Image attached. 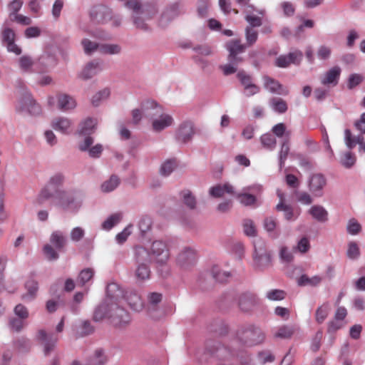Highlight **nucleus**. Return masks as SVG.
I'll return each instance as SVG.
<instances>
[{"label": "nucleus", "mask_w": 365, "mask_h": 365, "mask_svg": "<svg viewBox=\"0 0 365 365\" xmlns=\"http://www.w3.org/2000/svg\"><path fill=\"white\" fill-rule=\"evenodd\" d=\"M106 294L105 300L94 311L93 320L99 322L107 318L115 327L128 324L129 314L119 305L120 298L123 297V291L119 286L116 283L108 284Z\"/></svg>", "instance_id": "1"}, {"label": "nucleus", "mask_w": 365, "mask_h": 365, "mask_svg": "<svg viewBox=\"0 0 365 365\" xmlns=\"http://www.w3.org/2000/svg\"><path fill=\"white\" fill-rule=\"evenodd\" d=\"M135 260L136 268L135 269V277L138 281H145L150 277V254L149 252L141 246L135 248Z\"/></svg>", "instance_id": "2"}, {"label": "nucleus", "mask_w": 365, "mask_h": 365, "mask_svg": "<svg viewBox=\"0 0 365 365\" xmlns=\"http://www.w3.org/2000/svg\"><path fill=\"white\" fill-rule=\"evenodd\" d=\"M142 108L145 113H148V111L150 109L155 110V112L153 113H148L150 115H159V118L155 119L153 121L152 126L155 131L159 132L162 130L165 129L167 127L171 125L173 123V118L171 115L168 114L162 113L163 108L160 106H159L154 101H145L143 106Z\"/></svg>", "instance_id": "3"}, {"label": "nucleus", "mask_w": 365, "mask_h": 365, "mask_svg": "<svg viewBox=\"0 0 365 365\" xmlns=\"http://www.w3.org/2000/svg\"><path fill=\"white\" fill-rule=\"evenodd\" d=\"M51 244L43 246V252L46 257L50 260H56L58 258V251H61L66 245V238L61 231L56 230L51 233Z\"/></svg>", "instance_id": "4"}, {"label": "nucleus", "mask_w": 365, "mask_h": 365, "mask_svg": "<svg viewBox=\"0 0 365 365\" xmlns=\"http://www.w3.org/2000/svg\"><path fill=\"white\" fill-rule=\"evenodd\" d=\"M55 205L63 210L76 211L81 206L74 195L63 190H56L55 192Z\"/></svg>", "instance_id": "5"}, {"label": "nucleus", "mask_w": 365, "mask_h": 365, "mask_svg": "<svg viewBox=\"0 0 365 365\" xmlns=\"http://www.w3.org/2000/svg\"><path fill=\"white\" fill-rule=\"evenodd\" d=\"M239 339L247 346H253L262 343L264 340V334L262 331L254 326L242 329L238 333Z\"/></svg>", "instance_id": "6"}, {"label": "nucleus", "mask_w": 365, "mask_h": 365, "mask_svg": "<svg viewBox=\"0 0 365 365\" xmlns=\"http://www.w3.org/2000/svg\"><path fill=\"white\" fill-rule=\"evenodd\" d=\"M150 254V261L152 259L157 264H165L170 258V252L167 245L160 240L152 243Z\"/></svg>", "instance_id": "7"}, {"label": "nucleus", "mask_w": 365, "mask_h": 365, "mask_svg": "<svg viewBox=\"0 0 365 365\" xmlns=\"http://www.w3.org/2000/svg\"><path fill=\"white\" fill-rule=\"evenodd\" d=\"M245 47H230L228 60L230 64L221 66L223 73L226 76L236 72L237 68L233 65H237L242 61L241 55L245 52Z\"/></svg>", "instance_id": "8"}, {"label": "nucleus", "mask_w": 365, "mask_h": 365, "mask_svg": "<svg viewBox=\"0 0 365 365\" xmlns=\"http://www.w3.org/2000/svg\"><path fill=\"white\" fill-rule=\"evenodd\" d=\"M19 110H27L33 115H39L41 113V106L33 99L29 92H25L21 98L17 107Z\"/></svg>", "instance_id": "9"}, {"label": "nucleus", "mask_w": 365, "mask_h": 365, "mask_svg": "<svg viewBox=\"0 0 365 365\" xmlns=\"http://www.w3.org/2000/svg\"><path fill=\"white\" fill-rule=\"evenodd\" d=\"M88 38L81 40V46H113V44L103 43L101 41L108 39L109 35L101 30L91 31L88 34Z\"/></svg>", "instance_id": "10"}, {"label": "nucleus", "mask_w": 365, "mask_h": 365, "mask_svg": "<svg viewBox=\"0 0 365 365\" xmlns=\"http://www.w3.org/2000/svg\"><path fill=\"white\" fill-rule=\"evenodd\" d=\"M91 19L97 23H107L111 19V10L106 6L97 5L90 11Z\"/></svg>", "instance_id": "11"}, {"label": "nucleus", "mask_w": 365, "mask_h": 365, "mask_svg": "<svg viewBox=\"0 0 365 365\" xmlns=\"http://www.w3.org/2000/svg\"><path fill=\"white\" fill-rule=\"evenodd\" d=\"M38 339L43 344L44 353L49 354L55 348L58 337L53 333L47 334L45 330L41 329L38 332Z\"/></svg>", "instance_id": "12"}, {"label": "nucleus", "mask_w": 365, "mask_h": 365, "mask_svg": "<svg viewBox=\"0 0 365 365\" xmlns=\"http://www.w3.org/2000/svg\"><path fill=\"white\" fill-rule=\"evenodd\" d=\"M194 134L193 123L184 121L180 125L176 132V138L178 141L185 143L192 139Z\"/></svg>", "instance_id": "13"}, {"label": "nucleus", "mask_w": 365, "mask_h": 365, "mask_svg": "<svg viewBox=\"0 0 365 365\" xmlns=\"http://www.w3.org/2000/svg\"><path fill=\"white\" fill-rule=\"evenodd\" d=\"M178 264L183 269H187L196 262V253L194 250L185 248L178 256Z\"/></svg>", "instance_id": "14"}, {"label": "nucleus", "mask_w": 365, "mask_h": 365, "mask_svg": "<svg viewBox=\"0 0 365 365\" xmlns=\"http://www.w3.org/2000/svg\"><path fill=\"white\" fill-rule=\"evenodd\" d=\"M341 75V68L334 66L321 77V83L325 86H335L338 84Z\"/></svg>", "instance_id": "15"}, {"label": "nucleus", "mask_w": 365, "mask_h": 365, "mask_svg": "<svg viewBox=\"0 0 365 365\" xmlns=\"http://www.w3.org/2000/svg\"><path fill=\"white\" fill-rule=\"evenodd\" d=\"M264 88L272 93L287 96L289 93V89L283 86L279 81L269 76H264Z\"/></svg>", "instance_id": "16"}, {"label": "nucleus", "mask_w": 365, "mask_h": 365, "mask_svg": "<svg viewBox=\"0 0 365 365\" xmlns=\"http://www.w3.org/2000/svg\"><path fill=\"white\" fill-rule=\"evenodd\" d=\"M302 57L300 52L289 53L288 55H282L275 61V65L277 67L286 68L291 63L297 64L299 63Z\"/></svg>", "instance_id": "17"}, {"label": "nucleus", "mask_w": 365, "mask_h": 365, "mask_svg": "<svg viewBox=\"0 0 365 365\" xmlns=\"http://www.w3.org/2000/svg\"><path fill=\"white\" fill-rule=\"evenodd\" d=\"M52 128L63 134H69L73 130L71 120L65 117L56 118L52 120Z\"/></svg>", "instance_id": "18"}, {"label": "nucleus", "mask_w": 365, "mask_h": 365, "mask_svg": "<svg viewBox=\"0 0 365 365\" xmlns=\"http://www.w3.org/2000/svg\"><path fill=\"white\" fill-rule=\"evenodd\" d=\"M326 185V179L322 174H314L309 180V190L316 196L322 195V190Z\"/></svg>", "instance_id": "19"}, {"label": "nucleus", "mask_w": 365, "mask_h": 365, "mask_svg": "<svg viewBox=\"0 0 365 365\" xmlns=\"http://www.w3.org/2000/svg\"><path fill=\"white\" fill-rule=\"evenodd\" d=\"M125 300L132 309L140 312L143 308V302L140 296L133 290L126 292L124 296Z\"/></svg>", "instance_id": "20"}, {"label": "nucleus", "mask_w": 365, "mask_h": 365, "mask_svg": "<svg viewBox=\"0 0 365 365\" xmlns=\"http://www.w3.org/2000/svg\"><path fill=\"white\" fill-rule=\"evenodd\" d=\"M253 257L255 265L259 269L268 266L271 262L270 255L262 247L257 250L256 246H255Z\"/></svg>", "instance_id": "21"}, {"label": "nucleus", "mask_w": 365, "mask_h": 365, "mask_svg": "<svg viewBox=\"0 0 365 365\" xmlns=\"http://www.w3.org/2000/svg\"><path fill=\"white\" fill-rule=\"evenodd\" d=\"M182 13L179 4H174L168 8L162 14L160 24L163 26L170 21Z\"/></svg>", "instance_id": "22"}, {"label": "nucleus", "mask_w": 365, "mask_h": 365, "mask_svg": "<svg viewBox=\"0 0 365 365\" xmlns=\"http://www.w3.org/2000/svg\"><path fill=\"white\" fill-rule=\"evenodd\" d=\"M299 329L297 324H284L278 328L274 336L280 339H290Z\"/></svg>", "instance_id": "23"}, {"label": "nucleus", "mask_w": 365, "mask_h": 365, "mask_svg": "<svg viewBox=\"0 0 365 365\" xmlns=\"http://www.w3.org/2000/svg\"><path fill=\"white\" fill-rule=\"evenodd\" d=\"M108 361L104 349L102 348L96 349L92 355H91L87 361L86 365H105Z\"/></svg>", "instance_id": "24"}, {"label": "nucleus", "mask_w": 365, "mask_h": 365, "mask_svg": "<svg viewBox=\"0 0 365 365\" xmlns=\"http://www.w3.org/2000/svg\"><path fill=\"white\" fill-rule=\"evenodd\" d=\"M58 108L63 111L73 109L76 107V101L71 96L60 93L57 95Z\"/></svg>", "instance_id": "25"}, {"label": "nucleus", "mask_w": 365, "mask_h": 365, "mask_svg": "<svg viewBox=\"0 0 365 365\" xmlns=\"http://www.w3.org/2000/svg\"><path fill=\"white\" fill-rule=\"evenodd\" d=\"M255 303V297L250 293H244L239 298V307L243 312L250 311Z\"/></svg>", "instance_id": "26"}, {"label": "nucleus", "mask_w": 365, "mask_h": 365, "mask_svg": "<svg viewBox=\"0 0 365 365\" xmlns=\"http://www.w3.org/2000/svg\"><path fill=\"white\" fill-rule=\"evenodd\" d=\"M225 193H227V194H233L234 193L233 187L228 183H225L224 185H217L216 186L212 187L210 189V194L211 196H212L214 197H221Z\"/></svg>", "instance_id": "27"}, {"label": "nucleus", "mask_w": 365, "mask_h": 365, "mask_svg": "<svg viewBox=\"0 0 365 365\" xmlns=\"http://www.w3.org/2000/svg\"><path fill=\"white\" fill-rule=\"evenodd\" d=\"M280 202L277 205L276 210L277 211H283L284 212V217L287 220H292L295 219L293 210L291 206L284 203V196L280 192H277Z\"/></svg>", "instance_id": "28"}, {"label": "nucleus", "mask_w": 365, "mask_h": 365, "mask_svg": "<svg viewBox=\"0 0 365 365\" xmlns=\"http://www.w3.org/2000/svg\"><path fill=\"white\" fill-rule=\"evenodd\" d=\"M95 51L102 54L113 55L120 52V47H84V53L87 55H91Z\"/></svg>", "instance_id": "29"}, {"label": "nucleus", "mask_w": 365, "mask_h": 365, "mask_svg": "<svg viewBox=\"0 0 365 365\" xmlns=\"http://www.w3.org/2000/svg\"><path fill=\"white\" fill-rule=\"evenodd\" d=\"M344 138L346 145L349 149L354 148L356 144H359L361 147L364 140L362 135H352L351 130L349 129H346L344 131Z\"/></svg>", "instance_id": "30"}, {"label": "nucleus", "mask_w": 365, "mask_h": 365, "mask_svg": "<svg viewBox=\"0 0 365 365\" xmlns=\"http://www.w3.org/2000/svg\"><path fill=\"white\" fill-rule=\"evenodd\" d=\"M269 105L274 111L278 113H284L288 109L287 102L278 97L271 98L269 100Z\"/></svg>", "instance_id": "31"}, {"label": "nucleus", "mask_w": 365, "mask_h": 365, "mask_svg": "<svg viewBox=\"0 0 365 365\" xmlns=\"http://www.w3.org/2000/svg\"><path fill=\"white\" fill-rule=\"evenodd\" d=\"M309 213L312 216L313 218L319 222H326L328 220L327 211L321 205H314L309 210Z\"/></svg>", "instance_id": "32"}, {"label": "nucleus", "mask_w": 365, "mask_h": 365, "mask_svg": "<svg viewBox=\"0 0 365 365\" xmlns=\"http://www.w3.org/2000/svg\"><path fill=\"white\" fill-rule=\"evenodd\" d=\"M53 198L55 200V190L50 187L48 185H46L40 191L37 198L36 202L38 205L43 204L46 200Z\"/></svg>", "instance_id": "33"}, {"label": "nucleus", "mask_w": 365, "mask_h": 365, "mask_svg": "<svg viewBox=\"0 0 365 365\" xmlns=\"http://www.w3.org/2000/svg\"><path fill=\"white\" fill-rule=\"evenodd\" d=\"M98 63H89L81 71L78 76L83 80H87L94 76L98 71Z\"/></svg>", "instance_id": "34"}, {"label": "nucleus", "mask_w": 365, "mask_h": 365, "mask_svg": "<svg viewBox=\"0 0 365 365\" xmlns=\"http://www.w3.org/2000/svg\"><path fill=\"white\" fill-rule=\"evenodd\" d=\"M94 270L92 268H86L81 270L78 276L76 279V283L78 286H83L94 276Z\"/></svg>", "instance_id": "35"}, {"label": "nucleus", "mask_w": 365, "mask_h": 365, "mask_svg": "<svg viewBox=\"0 0 365 365\" xmlns=\"http://www.w3.org/2000/svg\"><path fill=\"white\" fill-rule=\"evenodd\" d=\"M330 311V305L325 302L319 306L315 312V319L318 324H322L327 319Z\"/></svg>", "instance_id": "36"}, {"label": "nucleus", "mask_w": 365, "mask_h": 365, "mask_svg": "<svg viewBox=\"0 0 365 365\" xmlns=\"http://www.w3.org/2000/svg\"><path fill=\"white\" fill-rule=\"evenodd\" d=\"M97 124L96 119L88 118L86 119L81 124L80 133L82 135H91L94 132Z\"/></svg>", "instance_id": "37"}, {"label": "nucleus", "mask_w": 365, "mask_h": 365, "mask_svg": "<svg viewBox=\"0 0 365 365\" xmlns=\"http://www.w3.org/2000/svg\"><path fill=\"white\" fill-rule=\"evenodd\" d=\"M322 282V277L319 276H314L312 277H309L306 274H302L299 279H298V284L299 286H306V285H310V286H317L320 284Z\"/></svg>", "instance_id": "38"}, {"label": "nucleus", "mask_w": 365, "mask_h": 365, "mask_svg": "<svg viewBox=\"0 0 365 365\" xmlns=\"http://www.w3.org/2000/svg\"><path fill=\"white\" fill-rule=\"evenodd\" d=\"M215 355L217 357H220L219 361L217 363L216 365H233L230 359L227 357V355L230 356L229 351L227 350V349L224 346H220L217 349Z\"/></svg>", "instance_id": "39"}, {"label": "nucleus", "mask_w": 365, "mask_h": 365, "mask_svg": "<svg viewBox=\"0 0 365 365\" xmlns=\"http://www.w3.org/2000/svg\"><path fill=\"white\" fill-rule=\"evenodd\" d=\"M119 182V178L115 175H112L108 180L102 184V191L104 192H111L118 187Z\"/></svg>", "instance_id": "40"}, {"label": "nucleus", "mask_w": 365, "mask_h": 365, "mask_svg": "<svg viewBox=\"0 0 365 365\" xmlns=\"http://www.w3.org/2000/svg\"><path fill=\"white\" fill-rule=\"evenodd\" d=\"M212 274L213 278L219 282H226L230 277V272H222L218 266H214L212 269Z\"/></svg>", "instance_id": "41"}, {"label": "nucleus", "mask_w": 365, "mask_h": 365, "mask_svg": "<svg viewBox=\"0 0 365 365\" xmlns=\"http://www.w3.org/2000/svg\"><path fill=\"white\" fill-rule=\"evenodd\" d=\"M243 230L247 236L255 237L257 235L256 227L252 220L245 219L243 221Z\"/></svg>", "instance_id": "42"}, {"label": "nucleus", "mask_w": 365, "mask_h": 365, "mask_svg": "<svg viewBox=\"0 0 365 365\" xmlns=\"http://www.w3.org/2000/svg\"><path fill=\"white\" fill-rule=\"evenodd\" d=\"M122 218L121 213H115L112 215H110L103 223V227L105 230H110L114 225L118 224Z\"/></svg>", "instance_id": "43"}, {"label": "nucleus", "mask_w": 365, "mask_h": 365, "mask_svg": "<svg viewBox=\"0 0 365 365\" xmlns=\"http://www.w3.org/2000/svg\"><path fill=\"white\" fill-rule=\"evenodd\" d=\"M64 182V176L61 173H56L51 176L48 182L50 187L53 188L55 191L58 190V187L61 186Z\"/></svg>", "instance_id": "44"}, {"label": "nucleus", "mask_w": 365, "mask_h": 365, "mask_svg": "<svg viewBox=\"0 0 365 365\" xmlns=\"http://www.w3.org/2000/svg\"><path fill=\"white\" fill-rule=\"evenodd\" d=\"M26 288L28 290V294L22 296V299H25L27 297L33 299L38 290V284L34 280H29L26 283Z\"/></svg>", "instance_id": "45"}, {"label": "nucleus", "mask_w": 365, "mask_h": 365, "mask_svg": "<svg viewBox=\"0 0 365 365\" xmlns=\"http://www.w3.org/2000/svg\"><path fill=\"white\" fill-rule=\"evenodd\" d=\"M355 163L356 156L351 152H346L341 156V163L346 168H351Z\"/></svg>", "instance_id": "46"}, {"label": "nucleus", "mask_w": 365, "mask_h": 365, "mask_svg": "<svg viewBox=\"0 0 365 365\" xmlns=\"http://www.w3.org/2000/svg\"><path fill=\"white\" fill-rule=\"evenodd\" d=\"M236 197L240 203L245 206L252 205L256 202L255 196L251 194L239 193Z\"/></svg>", "instance_id": "47"}, {"label": "nucleus", "mask_w": 365, "mask_h": 365, "mask_svg": "<svg viewBox=\"0 0 365 365\" xmlns=\"http://www.w3.org/2000/svg\"><path fill=\"white\" fill-rule=\"evenodd\" d=\"M286 292L282 289H272L267 292V298L272 301L282 300L286 297Z\"/></svg>", "instance_id": "48"}, {"label": "nucleus", "mask_w": 365, "mask_h": 365, "mask_svg": "<svg viewBox=\"0 0 365 365\" xmlns=\"http://www.w3.org/2000/svg\"><path fill=\"white\" fill-rule=\"evenodd\" d=\"M262 144L267 148L272 149L275 147L277 141L275 138L270 133H266L261 136Z\"/></svg>", "instance_id": "49"}, {"label": "nucleus", "mask_w": 365, "mask_h": 365, "mask_svg": "<svg viewBox=\"0 0 365 365\" xmlns=\"http://www.w3.org/2000/svg\"><path fill=\"white\" fill-rule=\"evenodd\" d=\"M110 95V91L107 88H105L97 93H96L91 100V103L94 106H98L101 101L106 99Z\"/></svg>", "instance_id": "50"}, {"label": "nucleus", "mask_w": 365, "mask_h": 365, "mask_svg": "<svg viewBox=\"0 0 365 365\" xmlns=\"http://www.w3.org/2000/svg\"><path fill=\"white\" fill-rule=\"evenodd\" d=\"M176 167V163L174 160L165 161L160 168V173L164 176L169 175Z\"/></svg>", "instance_id": "51"}, {"label": "nucleus", "mask_w": 365, "mask_h": 365, "mask_svg": "<svg viewBox=\"0 0 365 365\" xmlns=\"http://www.w3.org/2000/svg\"><path fill=\"white\" fill-rule=\"evenodd\" d=\"M3 41L7 43V46H15V34L11 29H6L2 32Z\"/></svg>", "instance_id": "52"}, {"label": "nucleus", "mask_w": 365, "mask_h": 365, "mask_svg": "<svg viewBox=\"0 0 365 365\" xmlns=\"http://www.w3.org/2000/svg\"><path fill=\"white\" fill-rule=\"evenodd\" d=\"M360 252L358 245L354 242H351L349 244L347 250V256L349 258L355 259L359 257Z\"/></svg>", "instance_id": "53"}, {"label": "nucleus", "mask_w": 365, "mask_h": 365, "mask_svg": "<svg viewBox=\"0 0 365 365\" xmlns=\"http://www.w3.org/2000/svg\"><path fill=\"white\" fill-rule=\"evenodd\" d=\"M264 227L267 232L273 233L277 228V220L272 217H267L264 220Z\"/></svg>", "instance_id": "54"}, {"label": "nucleus", "mask_w": 365, "mask_h": 365, "mask_svg": "<svg viewBox=\"0 0 365 365\" xmlns=\"http://www.w3.org/2000/svg\"><path fill=\"white\" fill-rule=\"evenodd\" d=\"M23 5L22 0H14L12 1L9 5V9L10 11L9 16L10 18H13L16 15H17V12L21 9Z\"/></svg>", "instance_id": "55"}, {"label": "nucleus", "mask_w": 365, "mask_h": 365, "mask_svg": "<svg viewBox=\"0 0 365 365\" xmlns=\"http://www.w3.org/2000/svg\"><path fill=\"white\" fill-rule=\"evenodd\" d=\"M361 227L360 224L355 220L351 219L349 221L347 225V231L351 235H357L361 231Z\"/></svg>", "instance_id": "56"}, {"label": "nucleus", "mask_w": 365, "mask_h": 365, "mask_svg": "<svg viewBox=\"0 0 365 365\" xmlns=\"http://www.w3.org/2000/svg\"><path fill=\"white\" fill-rule=\"evenodd\" d=\"M15 314L19 317V318L25 320L29 317V311L27 308L22 305L21 304H17L14 308Z\"/></svg>", "instance_id": "57"}, {"label": "nucleus", "mask_w": 365, "mask_h": 365, "mask_svg": "<svg viewBox=\"0 0 365 365\" xmlns=\"http://www.w3.org/2000/svg\"><path fill=\"white\" fill-rule=\"evenodd\" d=\"M9 326L13 330L20 331L25 326L24 320L20 318H11L9 320Z\"/></svg>", "instance_id": "58"}, {"label": "nucleus", "mask_w": 365, "mask_h": 365, "mask_svg": "<svg viewBox=\"0 0 365 365\" xmlns=\"http://www.w3.org/2000/svg\"><path fill=\"white\" fill-rule=\"evenodd\" d=\"M183 201L184 203L190 209L195 207V198L191 195L190 191H185L183 192Z\"/></svg>", "instance_id": "59"}, {"label": "nucleus", "mask_w": 365, "mask_h": 365, "mask_svg": "<svg viewBox=\"0 0 365 365\" xmlns=\"http://www.w3.org/2000/svg\"><path fill=\"white\" fill-rule=\"evenodd\" d=\"M151 225H152L151 219L148 217H143L140 219L138 226H139V229L140 230V231L143 233H145L150 229Z\"/></svg>", "instance_id": "60"}, {"label": "nucleus", "mask_w": 365, "mask_h": 365, "mask_svg": "<svg viewBox=\"0 0 365 365\" xmlns=\"http://www.w3.org/2000/svg\"><path fill=\"white\" fill-rule=\"evenodd\" d=\"M237 76L244 88H247L252 83L251 76L246 74L244 71H240Z\"/></svg>", "instance_id": "61"}, {"label": "nucleus", "mask_w": 365, "mask_h": 365, "mask_svg": "<svg viewBox=\"0 0 365 365\" xmlns=\"http://www.w3.org/2000/svg\"><path fill=\"white\" fill-rule=\"evenodd\" d=\"M84 234L85 232L81 227H76L71 232V239L74 242H78L83 237Z\"/></svg>", "instance_id": "62"}, {"label": "nucleus", "mask_w": 365, "mask_h": 365, "mask_svg": "<svg viewBox=\"0 0 365 365\" xmlns=\"http://www.w3.org/2000/svg\"><path fill=\"white\" fill-rule=\"evenodd\" d=\"M246 39L249 44L255 43L257 39V32L253 28L247 27Z\"/></svg>", "instance_id": "63"}, {"label": "nucleus", "mask_w": 365, "mask_h": 365, "mask_svg": "<svg viewBox=\"0 0 365 365\" xmlns=\"http://www.w3.org/2000/svg\"><path fill=\"white\" fill-rule=\"evenodd\" d=\"M363 81L362 76L359 74H352L349 78L348 87L351 89L358 86Z\"/></svg>", "instance_id": "64"}]
</instances>
